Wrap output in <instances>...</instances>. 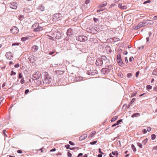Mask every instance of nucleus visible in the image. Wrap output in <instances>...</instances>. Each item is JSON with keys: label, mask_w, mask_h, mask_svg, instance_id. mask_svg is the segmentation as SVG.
Returning a JSON list of instances; mask_svg holds the SVG:
<instances>
[{"label": "nucleus", "mask_w": 157, "mask_h": 157, "mask_svg": "<svg viewBox=\"0 0 157 157\" xmlns=\"http://www.w3.org/2000/svg\"><path fill=\"white\" fill-rule=\"evenodd\" d=\"M87 136V134H83L79 138V140L80 141H82L86 138Z\"/></svg>", "instance_id": "obj_13"}, {"label": "nucleus", "mask_w": 157, "mask_h": 157, "mask_svg": "<svg viewBox=\"0 0 157 157\" xmlns=\"http://www.w3.org/2000/svg\"><path fill=\"white\" fill-rule=\"evenodd\" d=\"M118 7L121 10H125L127 8L126 6L125 5H123L122 4H119L118 5Z\"/></svg>", "instance_id": "obj_15"}, {"label": "nucleus", "mask_w": 157, "mask_h": 157, "mask_svg": "<svg viewBox=\"0 0 157 157\" xmlns=\"http://www.w3.org/2000/svg\"><path fill=\"white\" fill-rule=\"evenodd\" d=\"M19 45V43H15L13 44H12V45L13 46V45Z\"/></svg>", "instance_id": "obj_44"}, {"label": "nucleus", "mask_w": 157, "mask_h": 157, "mask_svg": "<svg viewBox=\"0 0 157 157\" xmlns=\"http://www.w3.org/2000/svg\"><path fill=\"white\" fill-rule=\"evenodd\" d=\"M153 149L154 150H157V146L153 147Z\"/></svg>", "instance_id": "obj_58"}, {"label": "nucleus", "mask_w": 157, "mask_h": 157, "mask_svg": "<svg viewBox=\"0 0 157 157\" xmlns=\"http://www.w3.org/2000/svg\"><path fill=\"white\" fill-rule=\"evenodd\" d=\"M152 0H147V1H146L144 2L143 4H146V3H150V2H151V1H152Z\"/></svg>", "instance_id": "obj_34"}, {"label": "nucleus", "mask_w": 157, "mask_h": 157, "mask_svg": "<svg viewBox=\"0 0 157 157\" xmlns=\"http://www.w3.org/2000/svg\"><path fill=\"white\" fill-rule=\"evenodd\" d=\"M97 143V141H95L90 142V144L91 145H93L96 144Z\"/></svg>", "instance_id": "obj_35"}, {"label": "nucleus", "mask_w": 157, "mask_h": 157, "mask_svg": "<svg viewBox=\"0 0 157 157\" xmlns=\"http://www.w3.org/2000/svg\"><path fill=\"white\" fill-rule=\"evenodd\" d=\"M147 130L148 132H149L151 130V128L150 127H147Z\"/></svg>", "instance_id": "obj_46"}, {"label": "nucleus", "mask_w": 157, "mask_h": 157, "mask_svg": "<svg viewBox=\"0 0 157 157\" xmlns=\"http://www.w3.org/2000/svg\"><path fill=\"white\" fill-rule=\"evenodd\" d=\"M154 90L156 92H157V86H156L154 88Z\"/></svg>", "instance_id": "obj_56"}, {"label": "nucleus", "mask_w": 157, "mask_h": 157, "mask_svg": "<svg viewBox=\"0 0 157 157\" xmlns=\"http://www.w3.org/2000/svg\"><path fill=\"white\" fill-rule=\"evenodd\" d=\"M14 66L15 67L17 68L19 66V64L18 63L17 64L15 65Z\"/></svg>", "instance_id": "obj_49"}, {"label": "nucleus", "mask_w": 157, "mask_h": 157, "mask_svg": "<svg viewBox=\"0 0 157 157\" xmlns=\"http://www.w3.org/2000/svg\"><path fill=\"white\" fill-rule=\"evenodd\" d=\"M67 155L68 157H71L72 156V154L68 152L67 153Z\"/></svg>", "instance_id": "obj_36"}, {"label": "nucleus", "mask_w": 157, "mask_h": 157, "mask_svg": "<svg viewBox=\"0 0 157 157\" xmlns=\"http://www.w3.org/2000/svg\"><path fill=\"white\" fill-rule=\"evenodd\" d=\"M112 153L113 154V155L114 156H116V157H117V156H118V153L116 152V151H112Z\"/></svg>", "instance_id": "obj_26"}, {"label": "nucleus", "mask_w": 157, "mask_h": 157, "mask_svg": "<svg viewBox=\"0 0 157 157\" xmlns=\"http://www.w3.org/2000/svg\"><path fill=\"white\" fill-rule=\"evenodd\" d=\"M29 92V90H25V94H27L28 92Z\"/></svg>", "instance_id": "obj_55"}, {"label": "nucleus", "mask_w": 157, "mask_h": 157, "mask_svg": "<svg viewBox=\"0 0 157 157\" xmlns=\"http://www.w3.org/2000/svg\"><path fill=\"white\" fill-rule=\"evenodd\" d=\"M145 25L144 22H140L137 26L135 27V30H137L139 29L141 27L145 26Z\"/></svg>", "instance_id": "obj_6"}, {"label": "nucleus", "mask_w": 157, "mask_h": 157, "mask_svg": "<svg viewBox=\"0 0 157 157\" xmlns=\"http://www.w3.org/2000/svg\"><path fill=\"white\" fill-rule=\"evenodd\" d=\"M131 147H132V149L134 151H136V149L133 144H132V145L131 146Z\"/></svg>", "instance_id": "obj_27"}, {"label": "nucleus", "mask_w": 157, "mask_h": 157, "mask_svg": "<svg viewBox=\"0 0 157 157\" xmlns=\"http://www.w3.org/2000/svg\"><path fill=\"white\" fill-rule=\"evenodd\" d=\"M156 136L155 134H153L151 136V139L152 140H154L155 139Z\"/></svg>", "instance_id": "obj_29"}, {"label": "nucleus", "mask_w": 157, "mask_h": 157, "mask_svg": "<svg viewBox=\"0 0 157 157\" xmlns=\"http://www.w3.org/2000/svg\"><path fill=\"white\" fill-rule=\"evenodd\" d=\"M15 73L14 72H13V71H11V75H15Z\"/></svg>", "instance_id": "obj_48"}, {"label": "nucleus", "mask_w": 157, "mask_h": 157, "mask_svg": "<svg viewBox=\"0 0 157 157\" xmlns=\"http://www.w3.org/2000/svg\"><path fill=\"white\" fill-rule=\"evenodd\" d=\"M140 115V113H133L132 116V117H136L139 116Z\"/></svg>", "instance_id": "obj_20"}, {"label": "nucleus", "mask_w": 157, "mask_h": 157, "mask_svg": "<svg viewBox=\"0 0 157 157\" xmlns=\"http://www.w3.org/2000/svg\"><path fill=\"white\" fill-rule=\"evenodd\" d=\"M117 61L120 66H122L123 65V63L121 59L120 55L118 54L117 55Z\"/></svg>", "instance_id": "obj_4"}, {"label": "nucleus", "mask_w": 157, "mask_h": 157, "mask_svg": "<svg viewBox=\"0 0 157 157\" xmlns=\"http://www.w3.org/2000/svg\"><path fill=\"white\" fill-rule=\"evenodd\" d=\"M145 26L147 25H152L154 23V22L151 20H147L144 21Z\"/></svg>", "instance_id": "obj_11"}, {"label": "nucleus", "mask_w": 157, "mask_h": 157, "mask_svg": "<svg viewBox=\"0 0 157 157\" xmlns=\"http://www.w3.org/2000/svg\"><path fill=\"white\" fill-rule=\"evenodd\" d=\"M21 83L23 84L25 82V81L23 78H21Z\"/></svg>", "instance_id": "obj_45"}, {"label": "nucleus", "mask_w": 157, "mask_h": 157, "mask_svg": "<svg viewBox=\"0 0 157 157\" xmlns=\"http://www.w3.org/2000/svg\"><path fill=\"white\" fill-rule=\"evenodd\" d=\"M139 73L140 72L139 71H138L136 73V77H138Z\"/></svg>", "instance_id": "obj_37"}, {"label": "nucleus", "mask_w": 157, "mask_h": 157, "mask_svg": "<svg viewBox=\"0 0 157 157\" xmlns=\"http://www.w3.org/2000/svg\"><path fill=\"white\" fill-rule=\"evenodd\" d=\"M51 33V36L48 35V34L47 35V36H48L49 37H50L51 38H49V39L51 40H53L54 38L55 37V32H51L50 33Z\"/></svg>", "instance_id": "obj_14"}, {"label": "nucleus", "mask_w": 157, "mask_h": 157, "mask_svg": "<svg viewBox=\"0 0 157 157\" xmlns=\"http://www.w3.org/2000/svg\"><path fill=\"white\" fill-rule=\"evenodd\" d=\"M117 125V123H115V124H113L112 126V127H114L115 126Z\"/></svg>", "instance_id": "obj_57"}, {"label": "nucleus", "mask_w": 157, "mask_h": 157, "mask_svg": "<svg viewBox=\"0 0 157 157\" xmlns=\"http://www.w3.org/2000/svg\"><path fill=\"white\" fill-rule=\"evenodd\" d=\"M69 143L70 144L72 145H75V144L71 141H70L69 142Z\"/></svg>", "instance_id": "obj_40"}, {"label": "nucleus", "mask_w": 157, "mask_h": 157, "mask_svg": "<svg viewBox=\"0 0 157 157\" xmlns=\"http://www.w3.org/2000/svg\"><path fill=\"white\" fill-rule=\"evenodd\" d=\"M90 2V0H86L85 2V3L86 4H87L88 3H89Z\"/></svg>", "instance_id": "obj_39"}, {"label": "nucleus", "mask_w": 157, "mask_h": 157, "mask_svg": "<svg viewBox=\"0 0 157 157\" xmlns=\"http://www.w3.org/2000/svg\"><path fill=\"white\" fill-rule=\"evenodd\" d=\"M136 94V93H135L132 94L131 97H132L135 96Z\"/></svg>", "instance_id": "obj_42"}, {"label": "nucleus", "mask_w": 157, "mask_h": 157, "mask_svg": "<svg viewBox=\"0 0 157 157\" xmlns=\"http://www.w3.org/2000/svg\"><path fill=\"white\" fill-rule=\"evenodd\" d=\"M56 150V149L55 148H54L53 149H52L50 150V151H54Z\"/></svg>", "instance_id": "obj_60"}, {"label": "nucleus", "mask_w": 157, "mask_h": 157, "mask_svg": "<svg viewBox=\"0 0 157 157\" xmlns=\"http://www.w3.org/2000/svg\"><path fill=\"white\" fill-rule=\"evenodd\" d=\"M135 100V98H133V99H132V101H131V102H133Z\"/></svg>", "instance_id": "obj_64"}, {"label": "nucleus", "mask_w": 157, "mask_h": 157, "mask_svg": "<svg viewBox=\"0 0 157 157\" xmlns=\"http://www.w3.org/2000/svg\"><path fill=\"white\" fill-rule=\"evenodd\" d=\"M10 6L12 9H15L17 7V4L16 3L12 2L10 3Z\"/></svg>", "instance_id": "obj_12"}, {"label": "nucleus", "mask_w": 157, "mask_h": 157, "mask_svg": "<svg viewBox=\"0 0 157 157\" xmlns=\"http://www.w3.org/2000/svg\"><path fill=\"white\" fill-rule=\"evenodd\" d=\"M5 131H6L5 130H3V133L5 136H7V135H6V133H5Z\"/></svg>", "instance_id": "obj_54"}, {"label": "nucleus", "mask_w": 157, "mask_h": 157, "mask_svg": "<svg viewBox=\"0 0 157 157\" xmlns=\"http://www.w3.org/2000/svg\"><path fill=\"white\" fill-rule=\"evenodd\" d=\"M118 75L121 78H123V75L121 73H118Z\"/></svg>", "instance_id": "obj_32"}, {"label": "nucleus", "mask_w": 157, "mask_h": 157, "mask_svg": "<svg viewBox=\"0 0 157 157\" xmlns=\"http://www.w3.org/2000/svg\"><path fill=\"white\" fill-rule=\"evenodd\" d=\"M107 4V2H102V3L101 4H100L98 7L99 8H101L106 6Z\"/></svg>", "instance_id": "obj_17"}, {"label": "nucleus", "mask_w": 157, "mask_h": 157, "mask_svg": "<svg viewBox=\"0 0 157 157\" xmlns=\"http://www.w3.org/2000/svg\"><path fill=\"white\" fill-rule=\"evenodd\" d=\"M82 153H79L78 156V157H81L82 156Z\"/></svg>", "instance_id": "obj_51"}, {"label": "nucleus", "mask_w": 157, "mask_h": 157, "mask_svg": "<svg viewBox=\"0 0 157 157\" xmlns=\"http://www.w3.org/2000/svg\"><path fill=\"white\" fill-rule=\"evenodd\" d=\"M42 28L39 26V25L35 29H34V31L35 32H39L42 30Z\"/></svg>", "instance_id": "obj_18"}, {"label": "nucleus", "mask_w": 157, "mask_h": 157, "mask_svg": "<svg viewBox=\"0 0 157 157\" xmlns=\"http://www.w3.org/2000/svg\"><path fill=\"white\" fill-rule=\"evenodd\" d=\"M147 141L148 139L147 138L143 141V143L144 144V145H145L147 143Z\"/></svg>", "instance_id": "obj_28"}, {"label": "nucleus", "mask_w": 157, "mask_h": 157, "mask_svg": "<svg viewBox=\"0 0 157 157\" xmlns=\"http://www.w3.org/2000/svg\"><path fill=\"white\" fill-rule=\"evenodd\" d=\"M10 31L13 34H15L18 33L19 30L16 27L14 26L11 29Z\"/></svg>", "instance_id": "obj_5"}, {"label": "nucleus", "mask_w": 157, "mask_h": 157, "mask_svg": "<svg viewBox=\"0 0 157 157\" xmlns=\"http://www.w3.org/2000/svg\"><path fill=\"white\" fill-rule=\"evenodd\" d=\"M124 59H125V62L126 63H127L128 62V59H127V57H125V58H124Z\"/></svg>", "instance_id": "obj_53"}, {"label": "nucleus", "mask_w": 157, "mask_h": 157, "mask_svg": "<svg viewBox=\"0 0 157 157\" xmlns=\"http://www.w3.org/2000/svg\"><path fill=\"white\" fill-rule=\"evenodd\" d=\"M54 53V52H52L49 53V54L52 55Z\"/></svg>", "instance_id": "obj_62"}, {"label": "nucleus", "mask_w": 157, "mask_h": 157, "mask_svg": "<svg viewBox=\"0 0 157 157\" xmlns=\"http://www.w3.org/2000/svg\"><path fill=\"white\" fill-rule=\"evenodd\" d=\"M38 47L36 45L33 46L32 48V50L33 52H36L38 49Z\"/></svg>", "instance_id": "obj_16"}, {"label": "nucleus", "mask_w": 157, "mask_h": 157, "mask_svg": "<svg viewBox=\"0 0 157 157\" xmlns=\"http://www.w3.org/2000/svg\"><path fill=\"white\" fill-rule=\"evenodd\" d=\"M152 74L154 75H157V68L153 71Z\"/></svg>", "instance_id": "obj_24"}, {"label": "nucleus", "mask_w": 157, "mask_h": 157, "mask_svg": "<svg viewBox=\"0 0 157 157\" xmlns=\"http://www.w3.org/2000/svg\"><path fill=\"white\" fill-rule=\"evenodd\" d=\"M153 19L154 20H156L157 19V16H155L154 17Z\"/></svg>", "instance_id": "obj_61"}, {"label": "nucleus", "mask_w": 157, "mask_h": 157, "mask_svg": "<svg viewBox=\"0 0 157 157\" xmlns=\"http://www.w3.org/2000/svg\"><path fill=\"white\" fill-rule=\"evenodd\" d=\"M44 83L46 84H49L51 82V78L47 73H45L43 78Z\"/></svg>", "instance_id": "obj_1"}, {"label": "nucleus", "mask_w": 157, "mask_h": 157, "mask_svg": "<svg viewBox=\"0 0 157 157\" xmlns=\"http://www.w3.org/2000/svg\"><path fill=\"white\" fill-rule=\"evenodd\" d=\"M96 134V132L94 131L92 132L90 134L89 136V137L91 138H92Z\"/></svg>", "instance_id": "obj_19"}, {"label": "nucleus", "mask_w": 157, "mask_h": 157, "mask_svg": "<svg viewBox=\"0 0 157 157\" xmlns=\"http://www.w3.org/2000/svg\"><path fill=\"white\" fill-rule=\"evenodd\" d=\"M55 33L56 34L55 38L56 39H59L61 36V32L58 31H55Z\"/></svg>", "instance_id": "obj_10"}, {"label": "nucleus", "mask_w": 157, "mask_h": 157, "mask_svg": "<svg viewBox=\"0 0 157 157\" xmlns=\"http://www.w3.org/2000/svg\"><path fill=\"white\" fill-rule=\"evenodd\" d=\"M94 21L95 22H96L98 21V19L96 18H94Z\"/></svg>", "instance_id": "obj_50"}, {"label": "nucleus", "mask_w": 157, "mask_h": 157, "mask_svg": "<svg viewBox=\"0 0 157 157\" xmlns=\"http://www.w3.org/2000/svg\"><path fill=\"white\" fill-rule=\"evenodd\" d=\"M128 53L127 51H124L123 53V54L124 55H127Z\"/></svg>", "instance_id": "obj_59"}, {"label": "nucleus", "mask_w": 157, "mask_h": 157, "mask_svg": "<svg viewBox=\"0 0 157 157\" xmlns=\"http://www.w3.org/2000/svg\"><path fill=\"white\" fill-rule=\"evenodd\" d=\"M117 118L118 117L117 116L114 117L111 119V122H114L117 120Z\"/></svg>", "instance_id": "obj_23"}, {"label": "nucleus", "mask_w": 157, "mask_h": 157, "mask_svg": "<svg viewBox=\"0 0 157 157\" xmlns=\"http://www.w3.org/2000/svg\"><path fill=\"white\" fill-rule=\"evenodd\" d=\"M39 23H36L34 24L32 26V28L33 29V30L34 29H35L37 27L39 26Z\"/></svg>", "instance_id": "obj_22"}, {"label": "nucleus", "mask_w": 157, "mask_h": 157, "mask_svg": "<svg viewBox=\"0 0 157 157\" xmlns=\"http://www.w3.org/2000/svg\"><path fill=\"white\" fill-rule=\"evenodd\" d=\"M99 153H101V154H103L104 153H103L101 151V149L100 148H99Z\"/></svg>", "instance_id": "obj_52"}, {"label": "nucleus", "mask_w": 157, "mask_h": 157, "mask_svg": "<svg viewBox=\"0 0 157 157\" xmlns=\"http://www.w3.org/2000/svg\"><path fill=\"white\" fill-rule=\"evenodd\" d=\"M76 38L77 40L81 42H84L87 40V38L84 36H77Z\"/></svg>", "instance_id": "obj_2"}, {"label": "nucleus", "mask_w": 157, "mask_h": 157, "mask_svg": "<svg viewBox=\"0 0 157 157\" xmlns=\"http://www.w3.org/2000/svg\"><path fill=\"white\" fill-rule=\"evenodd\" d=\"M152 87L151 86L148 85L147 86V90H150L152 89Z\"/></svg>", "instance_id": "obj_31"}, {"label": "nucleus", "mask_w": 157, "mask_h": 157, "mask_svg": "<svg viewBox=\"0 0 157 157\" xmlns=\"http://www.w3.org/2000/svg\"><path fill=\"white\" fill-rule=\"evenodd\" d=\"M98 157H102V155L101 154H98Z\"/></svg>", "instance_id": "obj_63"}, {"label": "nucleus", "mask_w": 157, "mask_h": 157, "mask_svg": "<svg viewBox=\"0 0 157 157\" xmlns=\"http://www.w3.org/2000/svg\"><path fill=\"white\" fill-rule=\"evenodd\" d=\"M132 76V74L131 73H129L127 74V77L128 78H130Z\"/></svg>", "instance_id": "obj_33"}, {"label": "nucleus", "mask_w": 157, "mask_h": 157, "mask_svg": "<svg viewBox=\"0 0 157 157\" xmlns=\"http://www.w3.org/2000/svg\"><path fill=\"white\" fill-rule=\"evenodd\" d=\"M29 37H22L21 38V40L23 41H25L27 40L28 39Z\"/></svg>", "instance_id": "obj_25"}, {"label": "nucleus", "mask_w": 157, "mask_h": 157, "mask_svg": "<svg viewBox=\"0 0 157 157\" xmlns=\"http://www.w3.org/2000/svg\"><path fill=\"white\" fill-rule=\"evenodd\" d=\"M122 121L121 119L117 121V125L121 122Z\"/></svg>", "instance_id": "obj_43"}, {"label": "nucleus", "mask_w": 157, "mask_h": 157, "mask_svg": "<svg viewBox=\"0 0 157 157\" xmlns=\"http://www.w3.org/2000/svg\"><path fill=\"white\" fill-rule=\"evenodd\" d=\"M40 76V73L39 71H37L33 74L32 75L33 79V80H36L39 79Z\"/></svg>", "instance_id": "obj_3"}, {"label": "nucleus", "mask_w": 157, "mask_h": 157, "mask_svg": "<svg viewBox=\"0 0 157 157\" xmlns=\"http://www.w3.org/2000/svg\"><path fill=\"white\" fill-rule=\"evenodd\" d=\"M65 147L67 149H69L70 148V145L69 144L66 145L65 146Z\"/></svg>", "instance_id": "obj_41"}, {"label": "nucleus", "mask_w": 157, "mask_h": 157, "mask_svg": "<svg viewBox=\"0 0 157 157\" xmlns=\"http://www.w3.org/2000/svg\"><path fill=\"white\" fill-rule=\"evenodd\" d=\"M134 59L132 57L129 58V60L130 62H132Z\"/></svg>", "instance_id": "obj_38"}, {"label": "nucleus", "mask_w": 157, "mask_h": 157, "mask_svg": "<svg viewBox=\"0 0 157 157\" xmlns=\"http://www.w3.org/2000/svg\"><path fill=\"white\" fill-rule=\"evenodd\" d=\"M137 145L140 148H142L143 147L142 144L141 143L138 142L137 143Z\"/></svg>", "instance_id": "obj_30"}, {"label": "nucleus", "mask_w": 157, "mask_h": 157, "mask_svg": "<svg viewBox=\"0 0 157 157\" xmlns=\"http://www.w3.org/2000/svg\"><path fill=\"white\" fill-rule=\"evenodd\" d=\"M142 132L144 134L146 133L147 132V130L146 129H144Z\"/></svg>", "instance_id": "obj_47"}, {"label": "nucleus", "mask_w": 157, "mask_h": 157, "mask_svg": "<svg viewBox=\"0 0 157 157\" xmlns=\"http://www.w3.org/2000/svg\"><path fill=\"white\" fill-rule=\"evenodd\" d=\"M5 56L7 59H11L13 57L12 54L10 52H7L6 53Z\"/></svg>", "instance_id": "obj_9"}, {"label": "nucleus", "mask_w": 157, "mask_h": 157, "mask_svg": "<svg viewBox=\"0 0 157 157\" xmlns=\"http://www.w3.org/2000/svg\"><path fill=\"white\" fill-rule=\"evenodd\" d=\"M59 18V14H54L52 17V19L54 21H57Z\"/></svg>", "instance_id": "obj_8"}, {"label": "nucleus", "mask_w": 157, "mask_h": 157, "mask_svg": "<svg viewBox=\"0 0 157 157\" xmlns=\"http://www.w3.org/2000/svg\"><path fill=\"white\" fill-rule=\"evenodd\" d=\"M24 11L26 13H29L31 11V9L29 8L26 7L24 8Z\"/></svg>", "instance_id": "obj_21"}, {"label": "nucleus", "mask_w": 157, "mask_h": 157, "mask_svg": "<svg viewBox=\"0 0 157 157\" xmlns=\"http://www.w3.org/2000/svg\"><path fill=\"white\" fill-rule=\"evenodd\" d=\"M103 63V62L101 59L98 58L97 59L96 64L97 66H101Z\"/></svg>", "instance_id": "obj_7"}]
</instances>
